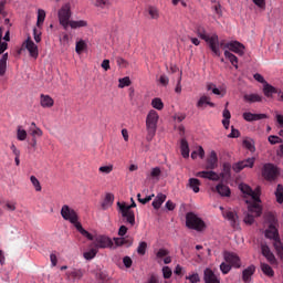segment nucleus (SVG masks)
I'll return each mask as SVG.
<instances>
[{
    "label": "nucleus",
    "mask_w": 283,
    "mask_h": 283,
    "mask_svg": "<svg viewBox=\"0 0 283 283\" xmlns=\"http://www.w3.org/2000/svg\"><path fill=\"white\" fill-rule=\"evenodd\" d=\"M240 190L244 196H249L252 200V202L248 206V209L250 213H253L256 218H260L262 216V206H260V188H256L253 190L249 185L241 184Z\"/></svg>",
    "instance_id": "obj_1"
},
{
    "label": "nucleus",
    "mask_w": 283,
    "mask_h": 283,
    "mask_svg": "<svg viewBox=\"0 0 283 283\" xmlns=\"http://www.w3.org/2000/svg\"><path fill=\"white\" fill-rule=\"evenodd\" d=\"M57 17L60 24L64 28V30H67V28H72V30H76L77 28H87V21L85 20H70L72 17L70 4H64L60 9Z\"/></svg>",
    "instance_id": "obj_2"
},
{
    "label": "nucleus",
    "mask_w": 283,
    "mask_h": 283,
    "mask_svg": "<svg viewBox=\"0 0 283 283\" xmlns=\"http://www.w3.org/2000/svg\"><path fill=\"white\" fill-rule=\"evenodd\" d=\"M196 34L199 36V39H202V41H206V43L209 44L211 52H213L216 56H220L222 54L218 48V34H212L209 36L207 34V29H205L202 25H197Z\"/></svg>",
    "instance_id": "obj_3"
},
{
    "label": "nucleus",
    "mask_w": 283,
    "mask_h": 283,
    "mask_svg": "<svg viewBox=\"0 0 283 283\" xmlns=\"http://www.w3.org/2000/svg\"><path fill=\"white\" fill-rule=\"evenodd\" d=\"M159 118L160 116L158 115V112H156L155 109L149 111L146 117V129H147L146 139L148 140V143H151V140H154V136H156Z\"/></svg>",
    "instance_id": "obj_4"
},
{
    "label": "nucleus",
    "mask_w": 283,
    "mask_h": 283,
    "mask_svg": "<svg viewBox=\"0 0 283 283\" xmlns=\"http://www.w3.org/2000/svg\"><path fill=\"white\" fill-rule=\"evenodd\" d=\"M186 227L188 229H193L195 231H202L207 226L205 224V221L198 217V214L188 212L186 214Z\"/></svg>",
    "instance_id": "obj_5"
},
{
    "label": "nucleus",
    "mask_w": 283,
    "mask_h": 283,
    "mask_svg": "<svg viewBox=\"0 0 283 283\" xmlns=\"http://www.w3.org/2000/svg\"><path fill=\"white\" fill-rule=\"evenodd\" d=\"M117 207L125 222L130 224V227H134V224H136V214L134 213V210H129L126 202L118 201Z\"/></svg>",
    "instance_id": "obj_6"
},
{
    "label": "nucleus",
    "mask_w": 283,
    "mask_h": 283,
    "mask_svg": "<svg viewBox=\"0 0 283 283\" xmlns=\"http://www.w3.org/2000/svg\"><path fill=\"white\" fill-rule=\"evenodd\" d=\"M265 238L270 240H274V248L276 249V253H283V244L280 241V233L277 232V228L271 224L269 229L265 231Z\"/></svg>",
    "instance_id": "obj_7"
},
{
    "label": "nucleus",
    "mask_w": 283,
    "mask_h": 283,
    "mask_svg": "<svg viewBox=\"0 0 283 283\" xmlns=\"http://www.w3.org/2000/svg\"><path fill=\"white\" fill-rule=\"evenodd\" d=\"M223 260L224 262H227V264H229L233 269H240V266H242V261L240 260V256L234 252L224 251Z\"/></svg>",
    "instance_id": "obj_8"
},
{
    "label": "nucleus",
    "mask_w": 283,
    "mask_h": 283,
    "mask_svg": "<svg viewBox=\"0 0 283 283\" xmlns=\"http://www.w3.org/2000/svg\"><path fill=\"white\" fill-rule=\"evenodd\" d=\"M280 171H277V167L273 164H265L262 169V176L265 180L273 181L277 178Z\"/></svg>",
    "instance_id": "obj_9"
},
{
    "label": "nucleus",
    "mask_w": 283,
    "mask_h": 283,
    "mask_svg": "<svg viewBox=\"0 0 283 283\" xmlns=\"http://www.w3.org/2000/svg\"><path fill=\"white\" fill-rule=\"evenodd\" d=\"M61 216L63 220H66L69 222H76V220H78V214L76 213V210L70 208V206L67 205L62 206Z\"/></svg>",
    "instance_id": "obj_10"
},
{
    "label": "nucleus",
    "mask_w": 283,
    "mask_h": 283,
    "mask_svg": "<svg viewBox=\"0 0 283 283\" xmlns=\"http://www.w3.org/2000/svg\"><path fill=\"white\" fill-rule=\"evenodd\" d=\"M222 216L223 218H226V220L230 222V227H232V229H238V227H240V219L238 217V212L228 209L222 212Z\"/></svg>",
    "instance_id": "obj_11"
},
{
    "label": "nucleus",
    "mask_w": 283,
    "mask_h": 283,
    "mask_svg": "<svg viewBox=\"0 0 283 283\" xmlns=\"http://www.w3.org/2000/svg\"><path fill=\"white\" fill-rule=\"evenodd\" d=\"M254 165H255V158L251 157L234 164L232 166V169L233 171H235V174H240L242 169H247V168L252 169Z\"/></svg>",
    "instance_id": "obj_12"
},
{
    "label": "nucleus",
    "mask_w": 283,
    "mask_h": 283,
    "mask_svg": "<svg viewBox=\"0 0 283 283\" xmlns=\"http://www.w3.org/2000/svg\"><path fill=\"white\" fill-rule=\"evenodd\" d=\"M95 247L98 249H112L114 247V241H112L108 237L101 235L95 240Z\"/></svg>",
    "instance_id": "obj_13"
},
{
    "label": "nucleus",
    "mask_w": 283,
    "mask_h": 283,
    "mask_svg": "<svg viewBox=\"0 0 283 283\" xmlns=\"http://www.w3.org/2000/svg\"><path fill=\"white\" fill-rule=\"evenodd\" d=\"M25 50L30 53V56L32 59L39 57V46L34 44V41H32V38H28L27 41L22 44Z\"/></svg>",
    "instance_id": "obj_14"
},
{
    "label": "nucleus",
    "mask_w": 283,
    "mask_h": 283,
    "mask_svg": "<svg viewBox=\"0 0 283 283\" xmlns=\"http://www.w3.org/2000/svg\"><path fill=\"white\" fill-rule=\"evenodd\" d=\"M227 46L230 52H234V54H238L239 56H244V44L240 43L239 41H231Z\"/></svg>",
    "instance_id": "obj_15"
},
{
    "label": "nucleus",
    "mask_w": 283,
    "mask_h": 283,
    "mask_svg": "<svg viewBox=\"0 0 283 283\" xmlns=\"http://www.w3.org/2000/svg\"><path fill=\"white\" fill-rule=\"evenodd\" d=\"M203 281H205V283H220V277H218V275H216L213 270L207 268L203 271Z\"/></svg>",
    "instance_id": "obj_16"
},
{
    "label": "nucleus",
    "mask_w": 283,
    "mask_h": 283,
    "mask_svg": "<svg viewBox=\"0 0 283 283\" xmlns=\"http://www.w3.org/2000/svg\"><path fill=\"white\" fill-rule=\"evenodd\" d=\"M198 178H206L208 180H212L213 182H218L220 180V175H218L216 171H199L197 172Z\"/></svg>",
    "instance_id": "obj_17"
},
{
    "label": "nucleus",
    "mask_w": 283,
    "mask_h": 283,
    "mask_svg": "<svg viewBox=\"0 0 283 283\" xmlns=\"http://www.w3.org/2000/svg\"><path fill=\"white\" fill-rule=\"evenodd\" d=\"M243 118L248 123H253V120H262L264 118H269L268 114H253L251 112L243 113Z\"/></svg>",
    "instance_id": "obj_18"
},
{
    "label": "nucleus",
    "mask_w": 283,
    "mask_h": 283,
    "mask_svg": "<svg viewBox=\"0 0 283 283\" xmlns=\"http://www.w3.org/2000/svg\"><path fill=\"white\" fill-rule=\"evenodd\" d=\"M218 167V154L216 153V150H212L210 153V156L207 159V165H206V169H216Z\"/></svg>",
    "instance_id": "obj_19"
},
{
    "label": "nucleus",
    "mask_w": 283,
    "mask_h": 283,
    "mask_svg": "<svg viewBox=\"0 0 283 283\" xmlns=\"http://www.w3.org/2000/svg\"><path fill=\"white\" fill-rule=\"evenodd\" d=\"M261 251H262V255L264 258H266V260H268V262H270V264H275V262H276L275 255L273 254V252H271V249L269 248V245L262 244Z\"/></svg>",
    "instance_id": "obj_20"
},
{
    "label": "nucleus",
    "mask_w": 283,
    "mask_h": 283,
    "mask_svg": "<svg viewBox=\"0 0 283 283\" xmlns=\"http://www.w3.org/2000/svg\"><path fill=\"white\" fill-rule=\"evenodd\" d=\"M206 105H209V107H216V104L211 102V97L202 95L197 102V107L199 109H205Z\"/></svg>",
    "instance_id": "obj_21"
},
{
    "label": "nucleus",
    "mask_w": 283,
    "mask_h": 283,
    "mask_svg": "<svg viewBox=\"0 0 283 283\" xmlns=\"http://www.w3.org/2000/svg\"><path fill=\"white\" fill-rule=\"evenodd\" d=\"M71 224H73L75 227V229L82 234L84 235V238H87V240H94V235H92V233H90L87 230H85L83 228V224H81V222H78V220H75V222H71Z\"/></svg>",
    "instance_id": "obj_22"
},
{
    "label": "nucleus",
    "mask_w": 283,
    "mask_h": 283,
    "mask_svg": "<svg viewBox=\"0 0 283 283\" xmlns=\"http://www.w3.org/2000/svg\"><path fill=\"white\" fill-rule=\"evenodd\" d=\"M83 277V270L72 269L66 272V279L74 282L75 280H81Z\"/></svg>",
    "instance_id": "obj_23"
},
{
    "label": "nucleus",
    "mask_w": 283,
    "mask_h": 283,
    "mask_svg": "<svg viewBox=\"0 0 283 283\" xmlns=\"http://www.w3.org/2000/svg\"><path fill=\"white\" fill-rule=\"evenodd\" d=\"M40 105L45 108L54 107V99L50 95L41 94Z\"/></svg>",
    "instance_id": "obj_24"
},
{
    "label": "nucleus",
    "mask_w": 283,
    "mask_h": 283,
    "mask_svg": "<svg viewBox=\"0 0 283 283\" xmlns=\"http://www.w3.org/2000/svg\"><path fill=\"white\" fill-rule=\"evenodd\" d=\"M255 273V265H250L242 272V280L244 283L251 282V276Z\"/></svg>",
    "instance_id": "obj_25"
},
{
    "label": "nucleus",
    "mask_w": 283,
    "mask_h": 283,
    "mask_svg": "<svg viewBox=\"0 0 283 283\" xmlns=\"http://www.w3.org/2000/svg\"><path fill=\"white\" fill-rule=\"evenodd\" d=\"M277 93H279V88L274 87L273 85H271L269 83H265L263 85V94L268 98H271V96H273V94H277Z\"/></svg>",
    "instance_id": "obj_26"
},
{
    "label": "nucleus",
    "mask_w": 283,
    "mask_h": 283,
    "mask_svg": "<svg viewBox=\"0 0 283 283\" xmlns=\"http://www.w3.org/2000/svg\"><path fill=\"white\" fill-rule=\"evenodd\" d=\"M160 176H163V170L160 169V167H155L150 169L147 178H149L150 180H156V182H158V180H160Z\"/></svg>",
    "instance_id": "obj_27"
},
{
    "label": "nucleus",
    "mask_w": 283,
    "mask_h": 283,
    "mask_svg": "<svg viewBox=\"0 0 283 283\" xmlns=\"http://www.w3.org/2000/svg\"><path fill=\"white\" fill-rule=\"evenodd\" d=\"M216 189H217V192L220 196H223L224 198H229V196H231V189L229 188V186L219 184V185H217Z\"/></svg>",
    "instance_id": "obj_28"
},
{
    "label": "nucleus",
    "mask_w": 283,
    "mask_h": 283,
    "mask_svg": "<svg viewBox=\"0 0 283 283\" xmlns=\"http://www.w3.org/2000/svg\"><path fill=\"white\" fill-rule=\"evenodd\" d=\"M114 205V195L112 193H106L104 201L102 202V209L103 211H107L109 207Z\"/></svg>",
    "instance_id": "obj_29"
},
{
    "label": "nucleus",
    "mask_w": 283,
    "mask_h": 283,
    "mask_svg": "<svg viewBox=\"0 0 283 283\" xmlns=\"http://www.w3.org/2000/svg\"><path fill=\"white\" fill-rule=\"evenodd\" d=\"M245 103H262V95L259 94H245L243 96Z\"/></svg>",
    "instance_id": "obj_30"
},
{
    "label": "nucleus",
    "mask_w": 283,
    "mask_h": 283,
    "mask_svg": "<svg viewBox=\"0 0 283 283\" xmlns=\"http://www.w3.org/2000/svg\"><path fill=\"white\" fill-rule=\"evenodd\" d=\"M165 200H167V195L158 193L153 201L154 209H159L160 207H163V202H165Z\"/></svg>",
    "instance_id": "obj_31"
},
{
    "label": "nucleus",
    "mask_w": 283,
    "mask_h": 283,
    "mask_svg": "<svg viewBox=\"0 0 283 283\" xmlns=\"http://www.w3.org/2000/svg\"><path fill=\"white\" fill-rule=\"evenodd\" d=\"M6 70H8V53H4L0 59V76L6 75Z\"/></svg>",
    "instance_id": "obj_32"
},
{
    "label": "nucleus",
    "mask_w": 283,
    "mask_h": 283,
    "mask_svg": "<svg viewBox=\"0 0 283 283\" xmlns=\"http://www.w3.org/2000/svg\"><path fill=\"white\" fill-rule=\"evenodd\" d=\"M243 147H245V149L252 154L255 153V140H253V138L247 137L243 139Z\"/></svg>",
    "instance_id": "obj_33"
},
{
    "label": "nucleus",
    "mask_w": 283,
    "mask_h": 283,
    "mask_svg": "<svg viewBox=\"0 0 283 283\" xmlns=\"http://www.w3.org/2000/svg\"><path fill=\"white\" fill-rule=\"evenodd\" d=\"M180 149L182 158H189V143L187 139H181Z\"/></svg>",
    "instance_id": "obj_34"
},
{
    "label": "nucleus",
    "mask_w": 283,
    "mask_h": 283,
    "mask_svg": "<svg viewBox=\"0 0 283 283\" xmlns=\"http://www.w3.org/2000/svg\"><path fill=\"white\" fill-rule=\"evenodd\" d=\"M224 56L230 61L231 65L238 70V56H235V54L231 53L229 50L224 51Z\"/></svg>",
    "instance_id": "obj_35"
},
{
    "label": "nucleus",
    "mask_w": 283,
    "mask_h": 283,
    "mask_svg": "<svg viewBox=\"0 0 283 283\" xmlns=\"http://www.w3.org/2000/svg\"><path fill=\"white\" fill-rule=\"evenodd\" d=\"M148 14H149L150 19H153L155 21H158V19H160V10H158L154 6L148 7Z\"/></svg>",
    "instance_id": "obj_36"
},
{
    "label": "nucleus",
    "mask_w": 283,
    "mask_h": 283,
    "mask_svg": "<svg viewBox=\"0 0 283 283\" xmlns=\"http://www.w3.org/2000/svg\"><path fill=\"white\" fill-rule=\"evenodd\" d=\"M188 186L190 189H192V191H195V193L200 192V179L190 178Z\"/></svg>",
    "instance_id": "obj_37"
},
{
    "label": "nucleus",
    "mask_w": 283,
    "mask_h": 283,
    "mask_svg": "<svg viewBox=\"0 0 283 283\" xmlns=\"http://www.w3.org/2000/svg\"><path fill=\"white\" fill-rule=\"evenodd\" d=\"M261 271L264 273V275H268V277H273V275H275L273 268L266 263H261Z\"/></svg>",
    "instance_id": "obj_38"
},
{
    "label": "nucleus",
    "mask_w": 283,
    "mask_h": 283,
    "mask_svg": "<svg viewBox=\"0 0 283 283\" xmlns=\"http://www.w3.org/2000/svg\"><path fill=\"white\" fill-rule=\"evenodd\" d=\"M44 22H45V10L39 9V10H38L36 27H38V28H41Z\"/></svg>",
    "instance_id": "obj_39"
},
{
    "label": "nucleus",
    "mask_w": 283,
    "mask_h": 283,
    "mask_svg": "<svg viewBox=\"0 0 283 283\" xmlns=\"http://www.w3.org/2000/svg\"><path fill=\"white\" fill-rule=\"evenodd\" d=\"M17 138L18 140H25V138H28V132L25 129H23V126H18L17 128Z\"/></svg>",
    "instance_id": "obj_40"
},
{
    "label": "nucleus",
    "mask_w": 283,
    "mask_h": 283,
    "mask_svg": "<svg viewBox=\"0 0 283 283\" xmlns=\"http://www.w3.org/2000/svg\"><path fill=\"white\" fill-rule=\"evenodd\" d=\"M98 253V249L96 247L92 248L87 252H84V258L86 260H94L96 258V254Z\"/></svg>",
    "instance_id": "obj_41"
},
{
    "label": "nucleus",
    "mask_w": 283,
    "mask_h": 283,
    "mask_svg": "<svg viewBox=\"0 0 283 283\" xmlns=\"http://www.w3.org/2000/svg\"><path fill=\"white\" fill-rule=\"evenodd\" d=\"M151 105H153L154 109H158L159 112L165 108V104L163 103V99H160L159 97H155L151 101Z\"/></svg>",
    "instance_id": "obj_42"
},
{
    "label": "nucleus",
    "mask_w": 283,
    "mask_h": 283,
    "mask_svg": "<svg viewBox=\"0 0 283 283\" xmlns=\"http://www.w3.org/2000/svg\"><path fill=\"white\" fill-rule=\"evenodd\" d=\"M138 255H145L147 253V242L142 241L137 247Z\"/></svg>",
    "instance_id": "obj_43"
},
{
    "label": "nucleus",
    "mask_w": 283,
    "mask_h": 283,
    "mask_svg": "<svg viewBox=\"0 0 283 283\" xmlns=\"http://www.w3.org/2000/svg\"><path fill=\"white\" fill-rule=\"evenodd\" d=\"M221 178H226V176H231V164L224 163L223 164V172L219 175Z\"/></svg>",
    "instance_id": "obj_44"
},
{
    "label": "nucleus",
    "mask_w": 283,
    "mask_h": 283,
    "mask_svg": "<svg viewBox=\"0 0 283 283\" xmlns=\"http://www.w3.org/2000/svg\"><path fill=\"white\" fill-rule=\"evenodd\" d=\"M86 46H87V44H85V41L81 40V41L76 42L75 52L77 54H83V51L85 50Z\"/></svg>",
    "instance_id": "obj_45"
},
{
    "label": "nucleus",
    "mask_w": 283,
    "mask_h": 283,
    "mask_svg": "<svg viewBox=\"0 0 283 283\" xmlns=\"http://www.w3.org/2000/svg\"><path fill=\"white\" fill-rule=\"evenodd\" d=\"M29 132L32 138H36V136L39 137L43 136V130L39 127H35V128L30 127Z\"/></svg>",
    "instance_id": "obj_46"
},
{
    "label": "nucleus",
    "mask_w": 283,
    "mask_h": 283,
    "mask_svg": "<svg viewBox=\"0 0 283 283\" xmlns=\"http://www.w3.org/2000/svg\"><path fill=\"white\" fill-rule=\"evenodd\" d=\"M231 269H232V266L229 263L222 262L220 264V271H221V273H223V275L229 274Z\"/></svg>",
    "instance_id": "obj_47"
},
{
    "label": "nucleus",
    "mask_w": 283,
    "mask_h": 283,
    "mask_svg": "<svg viewBox=\"0 0 283 283\" xmlns=\"http://www.w3.org/2000/svg\"><path fill=\"white\" fill-rule=\"evenodd\" d=\"M167 255H169V250L163 248L159 249L156 253L157 260H163V258H167Z\"/></svg>",
    "instance_id": "obj_48"
},
{
    "label": "nucleus",
    "mask_w": 283,
    "mask_h": 283,
    "mask_svg": "<svg viewBox=\"0 0 283 283\" xmlns=\"http://www.w3.org/2000/svg\"><path fill=\"white\" fill-rule=\"evenodd\" d=\"M130 85H132V80H129V77L119 78L118 87H120V88L129 87Z\"/></svg>",
    "instance_id": "obj_49"
},
{
    "label": "nucleus",
    "mask_w": 283,
    "mask_h": 283,
    "mask_svg": "<svg viewBox=\"0 0 283 283\" xmlns=\"http://www.w3.org/2000/svg\"><path fill=\"white\" fill-rule=\"evenodd\" d=\"M161 271H163L164 280H169L171 275H174V272L170 270L169 266H164Z\"/></svg>",
    "instance_id": "obj_50"
},
{
    "label": "nucleus",
    "mask_w": 283,
    "mask_h": 283,
    "mask_svg": "<svg viewBox=\"0 0 283 283\" xmlns=\"http://www.w3.org/2000/svg\"><path fill=\"white\" fill-rule=\"evenodd\" d=\"M98 171L101 172V174H112V171H114V166L113 165H109V166H101L99 168H98Z\"/></svg>",
    "instance_id": "obj_51"
},
{
    "label": "nucleus",
    "mask_w": 283,
    "mask_h": 283,
    "mask_svg": "<svg viewBox=\"0 0 283 283\" xmlns=\"http://www.w3.org/2000/svg\"><path fill=\"white\" fill-rule=\"evenodd\" d=\"M30 180H31L35 191H41V182L39 181V179L34 176H31Z\"/></svg>",
    "instance_id": "obj_52"
},
{
    "label": "nucleus",
    "mask_w": 283,
    "mask_h": 283,
    "mask_svg": "<svg viewBox=\"0 0 283 283\" xmlns=\"http://www.w3.org/2000/svg\"><path fill=\"white\" fill-rule=\"evenodd\" d=\"M186 280H189L190 283H199L200 282V274L193 273L191 275L186 276Z\"/></svg>",
    "instance_id": "obj_53"
},
{
    "label": "nucleus",
    "mask_w": 283,
    "mask_h": 283,
    "mask_svg": "<svg viewBox=\"0 0 283 283\" xmlns=\"http://www.w3.org/2000/svg\"><path fill=\"white\" fill-rule=\"evenodd\" d=\"M268 140H269L270 145H277V144L282 143V138H280L279 136H275V135L269 136Z\"/></svg>",
    "instance_id": "obj_54"
},
{
    "label": "nucleus",
    "mask_w": 283,
    "mask_h": 283,
    "mask_svg": "<svg viewBox=\"0 0 283 283\" xmlns=\"http://www.w3.org/2000/svg\"><path fill=\"white\" fill-rule=\"evenodd\" d=\"M154 198L153 196H147L145 198H140V193L137 195V200L138 202H140L142 205H147V202H151V199Z\"/></svg>",
    "instance_id": "obj_55"
},
{
    "label": "nucleus",
    "mask_w": 283,
    "mask_h": 283,
    "mask_svg": "<svg viewBox=\"0 0 283 283\" xmlns=\"http://www.w3.org/2000/svg\"><path fill=\"white\" fill-rule=\"evenodd\" d=\"M145 283H160V277L157 274H150Z\"/></svg>",
    "instance_id": "obj_56"
},
{
    "label": "nucleus",
    "mask_w": 283,
    "mask_h": 283,
    "mask_svg": "<svg viewBox=\"0 0 283 283\" xmlns=\"http://www.w3.org/2000/svg\"><path fill=\"white\" fill-rule=\"evenodd\" d=\"M115 61L118 67H127V65H129V63H127L126 60L120 56L115 57Z\"/></svg>",
    "instance_id": "obj_57"
},
{
    "label": "nucleus",
    "mask_w": 283,
    "mask_h": 283,
    "mask_svg": "<svg viewBox=\"0 0 283 283\" xmlns=\"http://www.w3.org/2000/svg\"><path fill=\"white\" fill-rule=\"evenodd\" d=\"M6 6H8V0H1L0 1V15L6 17Z\"/></svg>",
    "instance_id": "obj_58"
},
{
    "label": "nucleus",
    "mask_w": 283,
    "mask_h": 283,
    "mask_svg": "<svg viewBox=\"0 0 283 283\" xmlns=\"http://www.w3.org/2000/svg\"><path fill=\"white\" fill-rule=\"evenodd\" d=\"M123 263L126 269H132V264H134V261H132V258L129 256H124Z\"/></svg>",
    "instance_id": "obj_59"
},
{
    "label": "nucleus",
    "mask_w": 283,
    "mask_h": 283,
    "mask_svg": "<svg viewBox=\"0 0 283 283\" xmlns=\"http://www.w3.org/2000/svg\"><path fill=\"white\" fill-rule=\"evenodd\" d=\"M33 36L35 43H41V31L36 28L33 29Z\"/></svg>",
    "instance_id": "obj_60"
},
{
    "label": "nucleus",
    "mask_w": 283,
    "mask_h": 283,
    "mask_svg": "<svg viewBox=\"0 0 283 283\" xmlns=\"http://www.w3.org/2000/svg\"><path fill=\"white\" fill-rule=\"evenodd\" d=\"M228 138H240V130L231 127V133L228 135Z\"/></svg>",
    "instance_id": "obj_61"
},
{
    "label": "nucleus",
    "mask_w": 283,
    "mask_h": 283,
    "mask_svg": "<svg viewBox=\"0 0 283 283\" xmlns=\"http://www.w3.org/2000/svg\"><path fill=\"white\" fill-rule=\"evenodd\" d=\"M244 222L245 224H253V222H255V218L253 214L248 213L244 218Z\"/></svg>",
    "instance_id": "obj_62"
},
{
    "label": "nucleus",
    "mask_w": 283,
    "mask_h": 283,
    "mask_svg": "<svg viewBox=\"0 0 283 283\" xmlns=\"http://www.w3.org/2000/svg\"><path fill=\"white\" fill-rule=\"evenodd\" d=\"M128 228L126 226H120L118 229V235L120 238L127 235Z\"/></svg>",
    "instance_id": "obj_63"
},
{
    "label": "nucleus",
    "mask_w": 283,
    "mask_h": 283,
    "mask_svg": "<svg viewBox=\"0 0 283 283\" xmlns=\"http://www.w3.org/2000/svg\"><path fill=\"white\" fill-rule=\"evenodd\" d=\"M254 80L258 81V83H263V85H266V80H264V76H262L260 73L254 74Z\"/></svg>",
    "instance_id": "obj_64"
}]
</instances>
